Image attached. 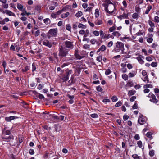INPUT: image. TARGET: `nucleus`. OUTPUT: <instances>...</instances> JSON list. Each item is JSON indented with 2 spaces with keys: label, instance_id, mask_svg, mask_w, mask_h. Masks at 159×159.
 Listing matches in <instances>:
<instances>
[{
  "label": "nucleus",
  "instance_id": "nucleus-1",
  "mask_svg": "<svg viewBox=\"0 0 159 159\" xmlns=\"http://www.w3.org/2000/svg\"><path fill=\"white\" fill-rule=\"evenodd\" d=\"M124 44L118 41L115 43V47L112 52L117 53L121 51L123 53H124Z\"/></svg>",
  "mask_w": 159,
  "mask_h": 159
},
{
  "label": "nucleus",
  "instance_id": "nucleus-54",
  "mask_svg": "<svg viewBox=\"0 0 159 159\" xmlns=\"http://www.w3.org/2000/svg\"><path fill=\"white\" fill-rule=\"evenodd\" d=\"M91 116L93 118H96L98 117V115L97 114H93L91 115Z\"/></svg>",
  "mask_w": 159,
  "mask_h": 159
},
{
  "label": "nucleus",
  "instance_id": "nucleus-19",
  "mask_svg": "<svg viewBox=\"0 0 159 159\" xmlns=\"http://www.w3.org/2000/svg\"><path fill=\"white\" fill-rule=\"evenodd\" d=\"M143 80L146 83H148L149 82V80L148 78V76H146L144 77V78H142Z\"/></svg>",
  "mask_w": 159,
  "mask_h": 159
},
{
  "label": "nucleus",
  "instance_id": "nucleus-41",
  "mask_svg": "<svg viewBox=\"0 0 159 159\" xmlns=\"http://www.w3.org/2000/svg\"><path fill=\"white\" fill-rule=\"evenodd\" d=\"M111 72V71L109 69H107L105 71V74L107 75L110 74Z\"/></svg>",
  "mask_w": 159,
  "mask_h": 159
},
{
  "label": "nucleus",
  "instance_id": "nucleus-7",
  "mask_svg": "<svg viewBox=\"0 0 159 159\" xmlns=\"http://www.w3.org/2000/svg\"><path fill=\"white\" fill-rule=\"evenodd\" d=\"M2 138L6 141H10L11 140L13 139H14V137L13 135H10L8 137H6L5 136H2Z\"/></svg>",
  "mask_w": 159,
  "mask_h": 159
},
{
  "label": "nucleus",
  "instance_id": "nucleus-45",
  "mask_svg": "<svg viewBox=\"0 0 159 159\" xmlns=\"http://www.w3.org/2000/svg\"><path fill=\"white\" fill-rule=\"evenodd\" d=\"M92 7H89L86 10H84L85 12L90 11L92 10Z\"/></svg>",
  "mask_w": 159,
  "mask_h": 159
},
{
  "label": "nucleus",
  "instance_id": "nucleus-40",
  "mask_svg": "<svg viewBox=\"0 0 159 159\" xmlns=\"http://www.w3.org/2000/svg\"><path fill=\"white\" fill-rule=\"evenodd\" d=\"M148 24H149V25L151 27H155L154 24L153 22H152V21H151L150 20H149Z\"/></svg>",
  "mask_w": 159,
  "mask_h": 159
},
{
  "label": "nucleus",
  "instance_id": "nucleus-33",
  "mask_svg": "<svg viewBox=\"0 0 159 159\" xmlns=\"http://www.w3.org/2000/svg\"><path fill=\"white\" fill-rule=\"evenodd\" d=\"M111 100L112 102H116L118 100L116 96H114L111 98Z\"/></svg>",
  "mask_w": 159,
  "mask_h": 159
},
{
  "label": "nucleus",
  "instance_id": "nucleus-6",
  "mask_svg": "<svg viewBox=\"0 0 159 159\" xmlns=\"http://www.w3.org/2000/svg\"><path fill=\"white\" fill-rule=\"evenodd\" d=\"M72 71L71 70H69L68 71H66V76L62 77L61 79L63 82H65L67 81L69 79V74H71Z\"/></svg>",
  "mask_w": 159,
  "mask_h": 159
},
{
  "label": "nucleus",
  "instance_id": "nucleus-37",
  "mask_svg": "<svg viewBox=\"0 0 159 159\" xmlns=\"http://www.w3.org/2000/svg\"><path fill=\"white\" fill-rule=\"evenodd\" d=\"M129 37H121L120 39L121 40L123 41H125L126 39H128V40L129 39Z\"/></svg>",
  "mask_w": 159,
  "mask_h": 159
},
{
  "label": "nucleus",
  "instance_id": "nucleus-22",
  "mask_svg": "<svg viewBox=\"0 0 159 159\" xmlns=\"http://www.w3.org/2000/svg\"><path fill=\"white\" fill-rule=\"evenodd\" d=\"M136 92V91L134 90H131L129 91L128 93V95L129 96L133 95Z\"/></svg>",
  "mask_w": 159,
  "mask_h": 159
},
{
  "label": "nucleus",
  "instance_id": "nucleus-63",
  "mask_svg": "<svg viewBox=\"0 0 159 159\" xmlns=\"http://www.w3.org/2000/svg\"><path fill=\"white\" fill-rule=\"evenodd\" d=\"M134 138H135V139L136 140H139L140 139V137H139V134H136L134 137Z\"/></svg>",
  "mask_w": 159,
  "mask_h": 159
},
{
  "label": "nucleus",
  "instance_id": "nucleus-43",
  "mask_svg": "<svg viewBox=\"0 0 159 159\" xmlns=\"http://www.w3.org/2000/svg\"><path fill=\"white\" fill-rule=\"evenodd\" d=\"M102 59V56L101 55H99L97 59V60L99 62H101Z\"/></svg>",
  "mask_w": 159,
  "mask_h": 159
},
{
  "label": "nucleus",
  "instance_id": "nucleus-44",
  "mask_svg": "<svg viewBox=\"0 0 159 159\" xmlns=\"http://www.w3.org/2000/svg\"><path fill=\"white\" fill-rule=\"evenodd\" d=\"M40 30H38L35 32L34 35L35 37H37L39 35L40 33Z\"/></svg>",
  "mask_w": 159,
  "mask_h": 159
},
{
  "label": "nucleus",
  "instance_id": "nucleus-46",
  "mask_svg": "<svg viewBox=\"0 0 159 159\" xmlns=\"http://www.w3.org/2000/svg\"><path fill=\"white\" fill-rule=\"evenodd\" d=\"M122 104V102L121 101H119L115 105V106L118 107L120 106Z\"/></svg>",
  "mask_w": 159,
  "mask_h": 159
},
{
  "label": "nucleus",
  "instance_id": "nucleus-14",
  "mask_svg": "<svg viewBox=\"0 0 159 159\" xmlns=\"http://www.w3.org/2000/svg\"><path fill=\"white\" fill-rule=\"evenodd\" d=\"M138 122L141 125H143L144 124L145 121L142 117H140L138 119Z\"/></svg>",
  "mask_w": 159,
  "mask_h": 159
},
{
  "label": "nucleus",
  "instance_id": "nucleus-57",
  "mask_svg": "<svg viewBox=\"0 0 159 159\" xmlns=\"http://www.w3.org/2000/svg\"><path fill=\"white\" fill-rule=\"evenodd\" d=\"M22 11H24V12L22 13H21V15L22 16H24L26 15L27 13V12L25 8H24L23 10Z\"/></svg>",
  "mask_w": 159,
  "mask_h": 159
},
{
  "label": "nucleus",
  "instance_id": "nucleus-49",
  "mask_svg": "<svg viewBox=\"0 0 159 159\" xmlns=\"http://www.w3.org/2000/svg\"><path fill=\"white\" fill-rule=\"evenodd\" d=\"M34 153V150L32 149H30L29 150V153L31 155H33Z\"/></svg>",
  "mask_w": 159,
  "mask_h": 159
},
{
  "label": "nucleus",
  "instance_id": "nucleus-55",
  "mask_svg": "<svg viewBox=\"0 0 159 159\" xmlns=\"http://www.w3.org/2000/svg\"><path fill=\"white\" fill-rule=\"evenodd\" d=\"M43 86V84H39L38 87V89H39L40 90L41 89Z\"/></svg>",
  "mask_w": 159,
  "mask_h": 159
},
{
  "label": "nucleus",
  "instance_id": "nucleus-59",
  "mask_svg": "<svg viewBox=\"0 0 159 159\" xmlns=\"http://www.w3.org/2000/svg\"><path fill=\"white\" fill-rule=\"evenodd\" d=\"M102 102L104 103L110 102V101L108 99H104L103 100Z\"/></svg>",
  "mask_w": 159,
  "mask_h": 159
},
{
  "label": "nucleus",
  "instance_id": "nucleus-42",
  "mask_svg": "<svg viewBox=\"0 0 159 159\" xmlns=\"http://www.w3.org/2000/svg\"><path fill=\"white\" fill-rule=\"evenodd\" d=\"M113 42L112 41H111L108 43L107 46L108 48H110L113 45Z\"/></svg>",
  "mask_w": 159,
  "mask_h": 159
},
{
  "label": "nucleus",
  "instance_id": "nucleus-56",
  "mask_svg": "<svg viewBox=\"0 0 159 159\" xmlns=\"http://www.w3.org/2000/svg\"><path fill=\"white\" fill-rule=\"evenodd\" d=\"M77 7V5L76 4V2L75 1H74V2L72 5V7L73 8H75Z\"/></svg>",
  "mask_w": 159,
  "mask_h": 159
},
{
  "label": "nucleus",
  "instance_id": "nucleus-21",
  "mask_svg": "<svg viewBox=\"0 0 159 159\" xmlns=\"http://www.w3.org/2000/svg\"><path fill=\"white\" fill-rule=\"evenodd\" d=\"M17 8L20 11H22L23 10L24 8H23V6L21 5L20 4L18 3L17 5Z\"/></svg>",
  "mask_w": 159,
  "mask_h": 159
},
{
  "label": "nucleus",
  "instance_id": "nucleus-25",
  "mask_svg": "<svg viewBox=\"0 0 159 159\" xmlns=\"http://www.w3.org/2000/svg\"><path fill=\"white\" fill-rule=\"evenodd\" d=\"M152 8V6H148L147 7V9L146 10L145 13L146 14H148L149 11Z\"/></svg>",
  "mask_w": 159,
  "mask_h": 159
},
{
  "label": "nucleus",
  "instance_id": "nucleus-53",
  "mask_svg": "<svg viewBox=\"0 0 159 159\" xmlns=\"http://www.w3.org/2000/svg\"><path fill=\"white\" fill-rule=\"evenodd\" d=\"M153 39L151 37L148 38L147 40V42L149 43H151Z\"/></svg>",
  "mask_w": 159,
  "mask_h": 159
},
{
  "label": "nucleus",
  "instance_id": "nucleus-47",
  "mask_svg": "<svg viewBox=\"0 0 159 159\" xmlns=\"http://www.w3.org/2000/svg\"><path fill=\"white\" fill-rule=\"evenodd\" d=\"M149 154L150 156H153L154 155V151L153 150L150 151L149 152Z\"/></svg>",
  "mask_w": 159,
  "mask_h": 159
},
{
  "label": "nucleus",
  "instance_id": "nucleus-26",
  "mask_svg": "<svg viewBox=\"0 0 159 159\" xmlns=\"http://www.w3.org/2000/svg\"><path fill=\"white\" fill-rule=\"evenodd\" d=\"M137 59L140 64H142L144 63V61L140 57H138Z\"/></svg>",
  "mask_w": 159,
  "mask_h": 159
},
{
  "label": "nucleus",
  "instance_id": "nucleus-18",
  "mask_svg": "<svg viewBox=\"0 0 159 159\" xmlns=\"http://www.w3.org/2000/svg\"><path fill=\"white\" fill-rule=\"evenodd\" d=\"M43 21L44 23H45L46 25L50 24L51 22V21L48 18L44 19L43 20Z\"/></svg>",
  "mask_w": 159,
  "mask_h": 159
},
{
  "label": "nucleus",
  "instance_id": "nucleus-9",
  "mask_svg": "<svg viewBox=\"0 0 159 159\" xmlns=\"http://www.w3.org/2000/svg\"><path fill=\"white\" fill-rule=\"evenodd\" d=\"M43 43L44 45L50 48H51L52 46L51 43L48 40H44Z\"/></svg>",
  "mask_w": 159,
  "mask_h": 159
},
{
  "label": "nucleus",
  "instance_id": "nucleus-58",
  "mask_svg": "<svg viewBox=\"0 0 159 159\" xmlns=\"http://www.w3.org/2000/svg\"><path fill=\"white\" fill-rule=\"evenodd\" d=\"M96 90L99 92H101L102 91V88L99 86L97 87H96Z\"/></svg>",
  "mask_w": 159,
  "mask_h": 159
},
{
  "label": "nucleus",
  "instance_id": "nucleus-20",
  "mask_svg": "<svg viewBox=\"0 0 159 159\" xmlns=\"http://www.w3.org/2000/svg\"><path fill=\"white\" fill-rule=\"evenodd\" d=\"M102 21L101 20H97L95 23V24L97 25H100L102 24Z\"/></svg>",
  "mask_w": 159,
  "mask_h": 159
},
{
  "label": "nucleus",
  "instance_id": "nucleus-2",
  "mask_svg": "<svg viewBox=\"0 0 159 159\" xmlns=\"http://www.w3.org/2000/svg\"><path fill=\"white\" fill-rule=\"evenodd\" d=\"M58 56L61 58H62L64 57H66L68 54V50L65 47L62 46H60L58 49Z\"/></svg>",
  "mask_w": 159,
  "mask_h": 159
},
{
  "label": "nucleus",
  "instance_id": "nucleus-38",
  "mask_svg": "<svg viewBox=\"0 0 159 159\" xmlns=\"http://www.w3.org/2000/svg\"><path fill=\"white\" fill-rule=\"evenodd\" d=\"M49 116L50 117H52L54 119H59V118L57 116H56V115L50 114V115H49Z\"/></svg>",
  "mask_w": 159,
  "mask_h": 159
},
{
  "label": "nucleus",
  "instance_id": "nucleus-34",
  "mask_svg": "<svg viewBox=\"0 0 159 159\" xmlns=\"http://www.w3.org/2000/svg\"><path fill=\"white\" fill-rule=\"evenodd\" d=\"M122 3L124 8H126L127 7V4L126 0H124L123 1Z\"/></svg>",
  "mask_w": 159,
  "mask_h": 159
},
{
  "label": "nucleus",
  "instance_id": "nucleus-28",
  "mask_svg": "<svg viewBox=\"0 0 159 159\" xmlns=\"http://www.w3.org/2000/svg\"><path fill=\"white\" fill-rule=\"evenodd\" d=\"M82 15V13L81 11H79L75 14V16L77 17H80Z\"/></svg>",
  "mask_w": 159,
  "mask_h": 159
},
{
  "label": "nucleus",
  "instance_id": "nucleus-8",
  "mask_svg": "<svg viewBox=\"0 0 159 159\" xmlns=\"http://www.w3.org/2000/svg\"><path fill=\"white\" fill-rule=\"evenodd\" d=\"M128 14L123 13L122 15H120L118 17V18L120 20H121L122 19L127 18H128Z\"/></svg>",
  "mask_w": 159,
  "mask_h": 159
},
{
  "label": "nucleus",
  "instance_id": "nucleus-64",
  "mask_svg": "<svg viewBox=\"0 0 159 159\" xmlns=\"http://www.w3.org/2000/svg\"><path fill=\"white\" fill-rule=\"evenodd\" d=\"M10 49L11 50H12L13 51H15V46L12 45L10 48Z\"/></svg>",
  "mask_w": 159,
  "mask_h": 159
},
{
  "label": "nucleus",
  "instance_id": "nucleus-23",
  "mask_svg": "<svg viewBox=\"0 0 159 159\" xmlns=\"http://www.w3.org/2000/svg\"><path fill=\"white\" fill-rule=\"evenodd\" d=\"M74 55L75 57L78 59H81L83 58V56H81L79 54H78L77 53H75Z\"/></svg>",
  "mask_w": 159,
  "mask_h": 159
},
{
  "label": "nucleus",
  "instance_id": "nucleus-36",
  "mask_svg": "<svg viewBox=\"0 0 159 159\" xmlns=\"http://www.w3.org/2000/svg\"><path fill=\"white\" fill-rule=\"evenodd\" d=\"M132 157L134 159H140L139 156L136 154H133Z\"/></svg>",
  "mask_w": 159,
  "mask_h": 159
},
{
  "label": "nucleus",
  "instance_id": "nucleus-30",
  "mask_svg": "<svg viewBox=\"0 0 159 159\" xmlns=\"http://www.w3.org/2000/svg\"><path fill=\"white\" fill-rule=\"evenodd\" d=\"M66 29L67 30L71 32V27L70 25V24H67L66 25Z\"/></svg>",
  "mask_w": 159,
  "mask_h": 159
},
{
  "label": "nucleus",
  "instance_id": "nucleus-61",
  "mask_svg": "<svg viewBox=\"0 0 159 159\" xmlns=\"http://www.w3.org/2000/svg\"><path fill=\"white\" fill-rule=\"evenodd\" d=\"M38 97L40 99H43L44 98V96L41 94H39Z\"/></svg>",
  "mask_w": 159,
  "mask_h": 159
},
{
  "label": "nucleus",
  "instance_id": "nucleus-62",
  "mask_svg": "<svg viewBox=\"0 0 159 159\" xmlns=\"http://www.w3.org/2000/svg\"><path fill=\"white\" fill-rule=\"evenodd\" d=\"M146 60L148 61H152V58L150 57H146Z\"/></svg>",
  "mask_w": 159,
  "mask_h": 159
},
{
  "label": "nucleus",
  "instance_id": "nucleus-11",
  "mask_svg": "<svg viewBox=\"0 0 159 159\" xmlns=\"http://www.w3.org/2000/svg\"><path fill=\"white\" fill-rule=\"evenodd\" d=\"M3 13H6L7 14L10 16H15V14L11 11L10 10H5V12L4 11L3 12Z\"/></svg>",
  "mask_w": 159,
  "mask_h": 159
},
{
  "label": "nucleus",
  "instance_id": "nucleus-60",
  "mask_svg": "<svg viewBox=\"0 0 159 159\" xmlns=\"http://www.w3.org/2000/svg\"><path fill=\"white\" fill-rule=\"evenodd\" d=\"M157 63L156 62H153L151 63V66L153 67H156L157 66Z\"/></svg>",
  "mask_w": 159,
  "mask_h": 159
},
{
  "label": "nucleus",
  "instance_id": "nucleus-10",
  "mask_svg": "<svg viewBox=\"0 0 159 159\" xmlns=\"http://www.w3.org/2000/svg\"><path fill=\"white\" fill-rule=\"evenodd\" d=\"M121 67H122L121 69V71L122 73H125L127 71V69L126 68V64H124V63H122L121 64Z\"/></svg>",
  "mask_w": 159,
  "mask_h": 159
},
{
  "label": "nucleus",
  "instance_id": "nucleus-5",
  "mask_svg": "<svg viewBox=\"0 0 159 159\" xmlns=\"http://www.w3.org/2000/svg\"><path fill=\"white\" fill-rule=\"evenodd\" d=\"M57 28L51 29L49 30L48 33L51 36H55L57 34Z\"/></svg>",
  "mask_w": 159,
  "mask_h": 159
},
{
  "label": "nucleus",
  "instance_id": "nucleus-15",
  "mask_svg": "<svg viewBox=\"0 0 159 159\" xmlns=\"http://www.w3.org/2000/svg\"><path fill=\"white\" fill-rule=\"evenodd\" d=\"M69 14V13L68 12H67L65 13H63L61 14V17L62 18H65L67 17Z\"/></svg>",
  "mask_w": 159,
  "mask_h": 159
},
{
  "label": "nucleus",
  "instance_id": "nucleus-51",
  "mask_svg": "<svg viewBox=\"0 0 159 159\" xmlns=\"http://www.w3.org/2000/svg\"><path fill=\"white\" fill-rule=\"evenodd\" d=\"M85 33L84 34V37H86L88 36L89 33V31L88 30H86L85 31Z\"/></svg>",
  "mask_w": 159,
  "mask_h": 159
},
{
  "label": "nucleus",
  "instance_id": "nucleus-50",
  "mask_svg": "<svg viewBox=\"0 0 159 159\" xmlns=\"http://www.w3.org/2000/svg\"><path fill=\"white\" fill-rule=\"evenodd\" d=\"M29 67L28 66H26L25 69H22V70L24 72H26L27 71L29 70Z\"/></svg>",
  "mask_w": 159,
  "mask_h": 159
},
{
  "label": "nucleus",
  "instance_id": "nucleus-16",
  "mask_svg": "<svg viewBox=\"0 0 159 159\" xmlns=\"http://www.w3.org/2000/svg\"><path fill=\"white\" fill-rule=\"evenodd\" d=\"M106 49V47L104 45H102L100 48L98 49V50L97 51V52L98 53L100 51H104Z\"/></svg>",
  "mask_w": 159,
  "mask_h": 159
},
{
  "label": "nucleus",
  "instance_id": "nucleus-29",
  "mask_svg": "<svg viewBox=\"0 0 159 159\" xmlns=\"http://www.w3.org/2000/svg\"><path fill=\"white\" fill-rule=\"evenodd\" d=\"M122 78L125 80H126L128 79V76L126 74H124L122 75Z\"/></svg>",
  "mask_w": 159,
  "mask_h": 159
},
{
  "label": "nucleus",
  "instance_id": "nucleus-48",
  "mask_svg": "<svg viewBox=\"0 0 159 159\" xmlns=\"http://www.w3.org/2000/svg\"><path fill=\"white\" fill-rule=\"evenodd\" d=\"M137 144L139 148H142V143L141 141H139L137 142Z\"/></svg>",
  "mask_w": 159,
  "mask_h": 159
},
{
  "label": "nucleus",
  "instance_id": "nucleus-24",
  "mask_svg": "<svg viewBox=\"0 0 159 159\" xmlns=\"http://www.w3.org/2000/svg\"><path fill=\"white\" fill-rule=\"evenodd\" d=\"M95 15L96 17H98L99 16V12L98 9H96L95 10Z\"/></svg>",
  "mask_w": 159,
  "mask_h": 159
},
{
  "label": "nucleus",
  "instance_id": "nucleus-32",
  "mask_svg": "<svg viewBox=\"0 0 159 159\" xmlns=\"http://www.w3.org/2000/svg\"><path fill=\"white\" fill-rule=\"evenodd\" d=\"M153 86L151 84H146L143 86L144 88H152Z\"/></svg>",
  "mask_w": 159,
  "mask_h": 159
},
{
  "label": "nucleus",
  "instance_id": "nucleus-27",
  "mask_svg": "<svg viewBox=\"0 0 159 159\" xmlns=\"http://www.w3.org/2000/svg\"><path fill=\"white\" fill-rule=\"evenodd\" d=\"M146 136L148 138L152 139V133L150 132H148L146 134Z\"/></svg>",
  "mask_w": 159,
  "mask_h": 159
},
{
  "label": "nucleus",
  "instance_id": "nucleus-39",
  "mask_svg": "<svg viewBox=\"0 0 159 159\" xmlns=\"http://www.w3.org/2000/svg\"><path fill=\"white\" fill-rule=\"evenodd\" d=\"M93 33L95 36H98L99 34V32L98 31H94Z\"/></svg>",
  "mask_w": 159,
  "mask_h": 159
},
{
  "label": "nucleus",
  "instance_id": "nucleus-12",
  "mask_svg": "<svg viewBox=\"0 0 159 159\" xmlns=\"http://www.w3.org/2000/svg\"><path fill=\"white\" fill-rule=\"evenodd\" d=\"M10 134L11 132L9 130H6L5 128L3 129L2 131V136H3L4 135H9Z\"/></svg>",
  "mask_w": 159,
  "mask_h": 159
},
{
  "label": "nucleus",
  "instance_id": "nucleus-35",
  "mask_svg": "<svg viewBox=\"0 0 159 159\" xmlns=\"http://www.w3.org/2000/svg\"><path fill=\"white\" fill-rule=\"evenodd\" d=\"M2 64L3 67L4 68V71H5V73H6L5 72V68H6V63L5 62V61H3L2 62Z\"/></svg>",
  "mask_w": 159,
  "mask_h": 159
},
{
  "label": "nucleus",
  "instance_id": "nucleus-52",
  "mask_svg": "<svg viewBox=\"0 0 159 159\" xmlns=\"http://www.w3.org/2000/svg\"><path fill=\"white\" fill-rule=\"evenodd\" d=\"M154 21L157 23L159 22V17L156 16L154 17Z\"/></svg>",
  "mask_w": 159,
  "mask_h": 159
},
{
  "label": "nucleus",
  "instance_id": "nucleus-3",
  "mask_svg": "<svg viewBox=\"0 0 159 159\" xmlns=\"http://www.w3.org/2000/svg\"><path fill=\"white\" fill-rule=\"evenodd\" d=\"M115 7L114 5L112 4L109 5L107 7H105V10L109 14L112 13L114 11Z\"/></svg>",
  "mask_w": 159,
  "mask_h": 159
},
{
  "label": "nucleus",
  "instance_id": "nucleus-31",
  "mask_svg": "<svg viewBox=\"0 0 159 159\" xmlns=\"http://www.w3.org/2000/svg\"><path fill=\"white\" fill-rule=\"evenodd\" d=\"M132 16L134 19H137L138 18V15L137 13H134L133 14Z\"/></svg>",
  "mask_w": 159,
  "mask_h": 159
},
{
  "label": "nucleus",
  "instance_id": "nucleus-17",
  "mask_svg": "<svg viewBox=\"0 0 159 159\" xmlns=\"http://www.w3.org/2000/svg\"><path fill=\"white\" fill-rule=\"evenodd\" d=\"M112 34L113 36L117 37H119L121 35V34L117 31H115L112 33Z\"/></svg>",
  "mask_w": 159,
  "mask_h": 159
},
{
  "label": "nucleus",
  "instance_id": "nucleus-13",
  "mask_svg": "<svg viewBox=\"0 0 159 159\" xmlns=\"http://www.w3.org/2000/svg\"><path fill=\"white\" fill-rule=\"evenodd\" d=\"M150 101L151 102H154L155 103H157L158 102V100L156 98V96L154 95H153V96H152V98L150 99Z\"/></svg>",
  "mask_w": 159,
  "mask_h": 159
},
{
  "label": "nucleus",
  "instance_id": "nucleus-4",
  "mask_svg": "<svg viewBox=\"0 0 159 159\" xmlns=\"http://www.w3.org/2000/svg\"><path fill=\"white\" fill-rule=\"evenodd\" d=\"M73 42L69 40H66L65 42V45L66 48H68L69 49H72L74 48Z\"/></svg>",
  "mask_w": 159,
  "mask_h": 159
}]
</instances>
